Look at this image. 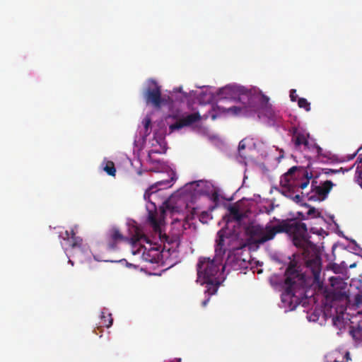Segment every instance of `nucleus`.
<instances>
[{"label": "nucleus", "instance_id": "obj_9", "mask_svg": "<svg viewBox=\"0 0 362 362\" xmlns=\"http://www.w3.org/2000/svg\"><path fill=\"white\" fill-rule=\"evenodd\" d=\"M201 119V116L199 112H194L189 114L186 116H182L176 122L169 126L170 132H173L175 130H179L185 127H189Z\"/></svg>", "mask_w": 362, "mask_h": 362}, {"label": "nucleus", "instance_id": "obj_19", "mask_svg": "<svg viewBox=\"0 0 362 362\" xmlns=\"http://www.w3.org/2000/svg\"><path fill=\"white\" fill-rule=\"evenodd\" d=\"M104 170L111 176H115L116 173V169L115 164L112 161H107L104 167Z\"/></svg>", "mask_w": 362, "mask_h": 362}, {"label": "nucleus", "instance_id": "obj_20", "mask_svg": "<svg viewBox=\"0 0 362 362\" xmlns=\"http://www.w3.org/2000/svg\"><path fill=\"white\" fill-rule=\"evenodd\" d=\"M228 210L236 221H240L242 219L243 216L237 206H230Z\"/></svg>", "mask_w": 362, "mask_h": 362}, {"label": "nucleus", "instance_id": "obj_10", "mask_svg": "<svg viewBox=\"0 0 362 362\" xmlns=\"http://www.w3.org/2000/svg\"><path fill=\"white\" fill-rule=\"evenodd\" d=\"M63 240L65 242V249H71L72 250H81L83 245V240L81 237L76 236V233L73 228L70 230H66Z\"/></svg>", "mask_w": 362, "mask_h": 362}, {"label": "nucleus", "instance_id": "obj_21", "mask_svg": "<svg viewBox=\"0 0 362 362\" xmlns=\"http://www.w3.org/2000/svg\"><path fill=\"white\" fill-rule=\"evenodd\" d=\"M298 105L299 107L305 109L307 112L310 110V103L304 98H298Z\"/></svg>", "mask_w": 362, "mask_h": 362}, {"label": "nucleus", "instance_id": "obj_34", "mask_svg": "<svg viewBox=\"0 0 362 362\" xmlns=\"http://www.w3.org/2000/svg\"><path fill=\"white\" fill-rule=\"evenodd\" d=\"M356 156V153L353 154L352 156H350V159H353Z\"/></svg>", "mask_w": 362, "mask_h": 362}, {"label": "nucleus", "instance_id": "obj_6", "mask_svg": "<svg viewBox=\"0 0 362 362\" xmlns=\"http://www.w3.org/2000/svg\"><path fill=\"white\" fill-rule=\"evenodd\" d=\"M144 95L146 103L153 105L156 108H160L164 102L161 97L160 86L152 78L148 81V87Z\"/></svg>", "mask_w": 362, "mask_h": 362}, {"label": "nucleus", "instance_id": "obj_29", "mask_svg": "<svg viewBox=\"0 0 362 362\" xmlns=\"http://www.w3.org/2000/svg\"><path fill=\"white\" fill-rule=\"evenodd\" d=\"M245 148V144L243 140L240 141L238 145V151H240Z\"/></svg>", "mask_w": 362, "mask_h": 362}, {"label": "nucleus", "instance_id": "obj_11", "mask_svg": "<svg viewBox=\"0 0 362 362\" xmlns=\"http://www.w3.org/2000/svg\"><path fill=\"white\" fill-rule=\"evenodd\" d=\"M124 240V235L117 227H112L107 232L106 240L107 248L110 250H115L117 248V243Z\"/></svg>", "mask_w": 362, "mask_h": 362}, {"label": "nucleus", "instance_id": "obj_4", "mask_svg": "<svg viewBox=\"0 0 362 362\" xmlns=\"http://www.w3.org/2000/svg\"><path fill=\"white\" fill-rule=\"evenodd\" d=\"M222 266V259L216 257L211 259L209 257H201L197 266V280L201 284H206L204 293L207 298L202 301V306L205 307L214 295L221 284L217 275L220 273V267Z\"/></svg>", "mask_w": 362, "mask_h": 362}, {"label": "nucleus", "instance_id": "obj_5", "mask_svg": "<svg viewBox=\"0 0 362 362\" xmlns=\"http://www.w3.org/2000/svg\"><path fill=\"white\" fill-rule=\"evenodd\" d=\"M285 290L282 294L281 299L283 302L298 300L296 296L298 290L304 283V276L298 270L297 263L294 261L291 262L285 272Z\"/></svg>", "mask_w": 362, "mask_h": 362}, {"label": "nucleus", "instance_id": "obj_16", "mask_svg": "<svg viewBox=\"0 0 362 362\" xmlns=\"http://www.w3.org/2000/svg\"><path fill=\"white\" fill-rule=\"evenodd\" d=\"M148 221L152 226L153 230L158 233L159 237H162L163 234L161 233L160 223L157 219L156 213L155 211H149Z\"/></svg>", "mask_w": 362, "mask_h": 362}, {"label": "nucleus", "instance_id": "obj_23", "mask_svg": "<svg viewBox=\"0 0 362 362\" xmlns=\"http://www.w3.org/2000/svg\"><path fill=\"white\" fill-rule=\"evenodd\" d=\"M307 215L308 216L311 217H320V212L317 211L315 208L311 207L309 209V210L307 212Z\"/></svg>", "mask_w": 362, "mask_h": 362}, {"label": "nucleus", "instance_id": "obj_7", "mask_svg": "<svg viewBox=\"0 0 362 362\" xmlns=\"http://www.w3.org/2000/svg\"><path fill=\"white\" fill-rule=\"evenodd\" d=\"M333 186L334 184L331 180H326L321 185H317V181L313 180L311 183V191L315 194L309 196V194H307L308 200L325 199Z\"/></svg>", "mask_w": 362, "mask_h": 362}, {"label": "nucleus", "instance_id": "obj_12", "mask_svg": "<svg viewBox=\"0 0 362 362\" xmlns=\"http://www.w3.org/2000/svg\"><path fill=\"white\" fill-rule=\"evenodd\" d=\"M308 138V134L295 128L293 132L291 141L293 143L296 148H300L301 146H303L305 148H308L309 142Z\"/></svg>", "mask_w": 362, "mask_h": 362}, {"label": "nucleus", "instance_id": "obj_33", "mask_svg": "<svg viewBox=\"0 0 362 362\" xmlns=\"http://www.w3.org/2000/svg\"><path fill=\"white\" fill-rule=\"evenodd\" d=\"M357 161L362 165V156L360 155L357 158Z\"/></svg>", "mask_w": 362, "mask_h": 362}, {"label": "nucleus", "instance_id": "obj_30", "mask_svg": "<svg viewBox=\"0 0 362 362\" xmlns=\"http://www.w3.org/2000/svg\"><path fill=\"white\" fill-rule=\"evenodd\" d=\"M174 91L175 92L182 93H183L185 95V97H187V94L186 93L182 92V87L175 88H174Z\"/></svg>", "mask_w": 362, "mask_h": 362}, {"label": "nucleus", "instance_id": "obj_27", "mask_svg": "<svg viewBox=\"0 0 362 362\" xmlns=\"http://www.w3.org/2000/svg\"><path fill=\"white\" fill-rule=\"evenodd\" d=\"M298 98V95L296 93V90L291 89L290 91V98L291 101H296Z\"/></svg>", "mask_w": 362, "mask_h": 362}, {"label": "nucleus", "instance_id": "obj_38", "mask_svg": "<svg viewBox=\"0 0 362 362\" xmlns=\"http://www.w3.org/2000/svg\"><path fill=\"white\" fill-rule=\"evenodd\" d=\"M174 210H175V209H174V207H173V208L171 209L172 212H173V211H174Z\"/></svg>", "mask_w": 362, "mask_h": 362}, {"label": "nucleus", "instance_id": "obj_18", "mask_svg": "<svg viewBox=\"0 0 362 362\" xmlns=\"http://www.w3.org/2000/svg\"><path fill=\"white\" fill-rule=\"evenodd\" d=\"M312 173H309L308 172V175L306 176H301V178H303V180H302L300 182L295 184V186L301 189H304L309 185L310 180L312 178Z\"/></svg>", "mask_w": 362, "mask_h": 362}, {"label": "nucleus", "instance_id": "obj_15", "mask_svg": "<svg viewBox=\"0 0 362 362\" xmlns=\"http://www.w3.org/2000/svg\"><path fill=\"white\" fill-rule=\"evenodd\" d=\"M170 182L168 180H161L158 181L153 185H151L145 192L144 194V197L146 200L151 202L150 200V197L152 194H156L158 191V187H165L168 185Z\"/></svg>", "mask_w": 362, "mask_h": 362}, {"label": "nucleus", "instance_id": "obj_14", "mask_svg": "<svg viewBox=\"0 0 362 362\" xmlns=\"http://www.w3.org/2000/svg\"><path fill=\"white\" fill-rule=\"evenodd\" d=\"M306 266L308 268L310 269L315 279H318L321 271L320 258L317 256H315L312 259H308L306 262Z\"/></svg>", "mask_w": 362, "mask_h": 362}, {"label": "nucleus", "instance_id": "obj_39", "mask_svg": "<svg viewBox=\"0 0 362 362\" xmlns=\"http://www.w3.org/2000/svg\"><path fill=\"white\" fill-rule=\"evenodd\" d=\"M69 262L71 263V264L73 265V262H71V260L69 259Z\"/></svg>", "mask_w": 362, "mask_h": 362}, {"label": "nucleus", "instance_id": "obj_26", "mask_svg": "<svg viewBox=\"0 0 362 362\" xmlns=\"http://www.w3.org/2000/svg\"><path fill=\"white\" fill-rule=\"evenodd\" d=\"M209 218V214L206 211H203L199 215V221L202 223H206Z\"/></svg>", "mask_w": 362, "mask_h": 362}, {"label": "nucleus", "instance_id": "obj_13", "mask_svg": "<svg viewBox=\"0 0 362 362\" xmlns=\"http://www.w3.org/2000/svg\"><path fill=\"white\" fill-rule=\"evenodd\" d=\"M226 231L222 228L217 233L216 245L215 248V256L221 258L226 252L225 248V238Z\"/></svg>", "mask_w": 362, "mask_h": 362}, {"label": "nucleus", "instance_id": "obj_25", "mask_svg": "<svg viewBox=\"0 0 362 362\" xmlns=\"http://www.w3.org/2000/svg\"><path fill=\"white\" fill-rule=\"evenodd\" d=\"M151 120L149 117H146L143 120V124H144L146 134H149V132H148V128L151 125Z\"/></svg>", "mask_w": 362, "mask_h": 362}, {"label": "nucleus", "instance_id": "obj_36", "mask_svg": "<svg viewBox=\"0 0 362 362\" xmlns=\"http://www.w3.org/2000/svg\"><path fill=\"white\" fill-rule=\"evenodd\" d=\"M195 212H196V209H194H194H192V214L193 215Z\"/></svg>", "mask_w": 362, "mask_h": 362}, {"label": "nucleus", "instance_id": "obj_1", "mask_svg": "<svg viewBox=\"0 0 362 362\" xmlns=\"http://www.w3.org/2000/svg\"><path fill=\"white\" fill-rule=\"evenodd\" d=\"M282 233L292 238L293 244L303 250L305 257L315 249V244L310 240L306 224L296 219L283 220L274 217L264 227L256 225L250 230L251 237L257 244L272 240L276 234Z\"/></svg>", "mask_w": 362, "mask_h": 362}, {"label": "nucleus", "instance_id": "obj_8", "mask_svg": "<svg viewBox=\"0 0 362 362\" xmlns=\"http://www.w3.org/2000/svg\"><path fill=\"white\" fill-rule=\"evenodd\" d=\"M308 170L300 166L291 167L281 177V183L283 186L293 187L295 180L306 176Z\"/></svg>", "mask_w": 362, "mask_h": 362}, {"label": "nucleus", "instance_id": "obj_17", "mask_svg": "<svg viewBox=\"0 0 362 362\" xmlns=\"http://www.w3.org/2000/svg\"><path fill=\"white\" fill-rule=\"evenodd\" d=\"M287 187L288 189L284 192L285 196L293 200L296 204H301L303 198V192H302V195H300L291 189L292 187Z\"/></svg>", "mask_w": 362, "mask_h": 362}, {"label": "nucleus", "instance_id": "obj_22", "mask_svg": "<svg viewBox=\"0 0 362 362\" xmlns=\"http://www.w3.org/2000/svg\"><path fill=\"white\" fill-rule=\"evenodd\" d=\"M113 320L112 318V315L108 314L107 316H105L103 313L102 315V322H100L103 326L106 327H110L112 325Z\"/></svg>", "mask_w": 362, "mask_h": 362}, {"label": "nucleus", "instance_id": "obj_28", "mask_svg": "<svg viewBox=\"0 0 362 362\" xmlns=\"http://www.w3.org/2000/svg\"><path fill=\"white\" fill-rule=\"evenodd\" d=\"M344 358L346 359V361H337V360H334V361L332 362H348L349 360H351V358H350V354L349 351H346L344 354Z\"/></svg>", "mask_w": 362, "mask_h": 362}, {"label": "nucleus", "instance_id": "obj_35", "mask_svg": "<svg viewBox=\"0 0 362 362\" xmlns=\"http://www.w3.org/2000/svg\"><path fill=\"white\" fill-rule=\"evenodd\" d=\"M272 209H273V208H272L271 209H268V210L267 211V214H269V213L271 212V211H272Z\"/></svg>", "mask_w": 362, "mask_h": 362}, {"label": "nucleus", "instance_id": "obj_32", "mask_svg": "<svg viewBox=\"0 0 362 362\" xmlns=\"http://www.w3.org/2000/svg\"><path fill=\"white\" fill-rule=\"evenodd\" d=\"M316 148H317V155L318 156L321 155L322 149L319 146H316Z\"/></svg>", "mask_w": 362, "mask_h": 362}, {"label": "nucleus", "instance_id": "obj_24", "mask_svg": "<svg viewBox=\"0 0 362 362\" xmlns=\"http://www.w3.org/2000/svg\"><path fill=\"white\" fill-rule=\"evenodd\" d=\"M342 170V168H341L339 170H334V169H330V168H323L322 172L326 175H331V174H336Z\"/></svg>", "mask_w": 362, "mask_h": 362}, {"label": "nucleus", "instance_id": "obj_3", "mask_svg": "<svg viewBox=\"0 0 362 362\" xmlns=\"http://www.w3.org/2000/svg\"><path fill=\"white\" fill-rule=\"evenodd\" d=\"M163 246L148 242L147 237L139 230L131 238L134 255L141 254L144 261L150 263H158L163 258L176 252L178 240L176 238L163 234L159 237Z\"/></svg>", "mask_w": 362, "mask_h": 362}, {"label": "nucleus", "instance_id": "obj_31", "mask_svg": "<svg viewBox=\"0 0 362 362\" xmlns=\"http://www.w3.org/2000/svg\"><path fill=\"white\" fill-rule=\"evenodd\" d=\"M212 199L214 202H216L218 200V194L217 192H214L212 194Z\"/></svg>", "mask_w": 362, "mask_h": 362}, {"label": "nucleus", "instance_id": "obj_2", "mask_svg": "<svg viewBox=\"0 0 362 362\" xmlns=\"http://www.w3.org/2000/svg\"><path fill=\"white\" fill-rule=\"evenodd\" d=\"M218 95L220 99L240 101L247 99V107L231 106L227 108V112L232 115H236L246 112L249 107L257 114L259 118L265 117L272 122H276L279 119V114L269 102V98L261 93L253 94L251 90L242 86H226L219 89Z\"/></svg>", "mask_w": 362, "mask_h": 362}, {"label": "nucleus", "instance_id": "obj_37", "mask_svg": "<svg viewBox=\"0 0 362 362\" xmlns=\"http://www.w3.org/2000/svg\"><path fill=\"white\" fill-rule=\"evenodd\" d=\"M166 208H167L168 209H170V206H169V204H167V205H166Z\"/></svg>", "mask_w": 362, "mask_h": 362}]
</instances>
